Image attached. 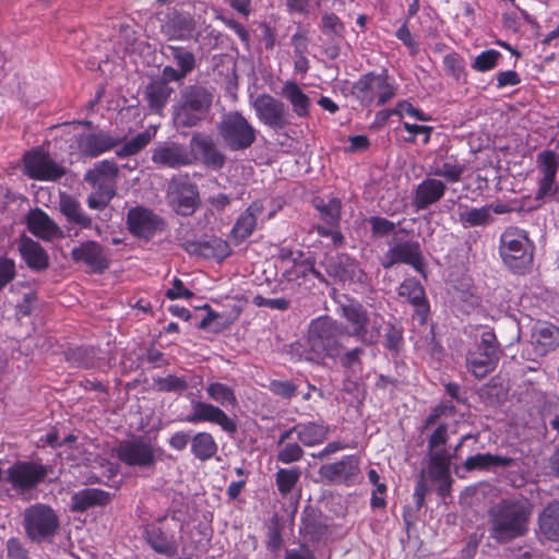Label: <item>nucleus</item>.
Listing matches in <instances>:
<instances>
[{"label":"nucleus","mask_w":559,"mask_h":559,"mask_svg":"<svg viewBox=\"0 0 559 559\" xmlns=\"http://www.w3.org/2000/svg\"><path fill=\"white\" fill-rule=\"evenodd\" d=\"M489 536L499 544L523 537L528 532L530 507L514 499H503L489 509Z\"/></svg>","instance_id":"nucleus-1"},{"label":"nucleus","mask_w":559,"mask_h":559,"mask_svg":"<svg viewBox=\"0 0 559 559\" xmlns=\"http://www.w3.org/2000/svg\"><path fill=\"white\" fill-rule=\"evenodd\" d=\"M345 326L337 320L329 316L313 319L308 330L307 359L317 364L337 359L345 348Z\"/></svg>","instance_id":"nucleus-2"},{"label":"nucleus","mask_w":559,"mask_h":559,"mask_svg":"<svg viewBox=\"0 0 559 559\" xmlns=\"http://www.w3.org/2000/svg\"><path fill=\"white\" fill-rule=\"evenodd\" d=\"M214 102L211 88L200 84L188 85L180 92L174 106V121L180 128H193L207 120Z\"/></svg>","instance_id":"nucleus-3"},{"label":"nucleus","mask_w":559,"mask_h":559,"mask_svg":"<svg viewBox=\"0 0 559 559\" xmlns=\"http://www.w3.org/2000/svg\"><path fill=\"white\" fill-rule=\"evenodd\" d=\"M535 245L528 231L511 226L504 229L499 239V254L504 266L514 274L531 272L534 261Z\"/></svg>","instance_id":"nucleus-4"},{"label":"nucleus","mask_w":559,"mask_h":559,"mask_svg":"<svg viewBox=\"0 0 559 559\" xmlns=\"http://www.w3.org/2000/svg\"><path fill=\"white\" fill-rule=\"evenodd\" d=\"M341 317L349 330L345 329L347 337L353 336L366 345H374L381 336L383 317L368 312L367 308L357 300L341 306Z\"/></svg>","instance_id":"nucleus-5"},{"label":"nucleus","mask_w":559,"mask_h":559,"mask_svg":"<svg viewBox=\"0 0 559 559\" xmlns=\"http://www.w3.org/2000/svg\"><path fill=\"white\" fill-rule=\"evenodd\" d=\"M350 93L362 107L383 106L396 95V85L386 70L381 73L370 71L359 76Z\"/></svg>","instance_id":"nucleus-6"},{"label":"nucleus","mask_w":559,"mask_h":559,"mask_svg":"<svg viewBox=\"0 0 559 559\" xmlns=\"http://www.w3.org/2000/svg\"><path fill=\"white\" fill-rule=\"evenodd\" d=\"M22 525L31 542L50 543L59 532L60 520L50 506L35 503L24 510Z\"/></svg>","instance_id":"nucleus-7"},{"label":"nucleus","mask_w":559,"mask_h":559,"mask_svg":"<svg viewBox=\"0 0 559 559\" xmlns=\"http://www.w3.org/2000/svg\"><path fill=\"white\" fill-rule=\"evenodd\" d=\"M217 132L226 148L231 152L246 151L257 140V129L239 111H230L222 117Z\"/></svg>","instance_id":"nucleus-8"},{"label":"nucleus","mask_w":559,"mask_h":559,"mask_svg":"<svg viewBox=\"0 0 559 559\" xmlns=\"http://www.w3.org/2000/svg\"><path fill=\"white\" fill-rule=\"evenodd\" d=\"M312 205L319 213L320 223L314 227L320 237L331 238L335 248L342 247L345 237L341 230L343 204L338 198H330L328 201L317 197L312 200Z\"/></svg>","instance_id":"nucleus-9"},{"label":"nucleus","mask_w":559,"mask_h":559,"mask_svg":"<svg viewBox=\"0 0 559 559\" xmlns=\"http://www.w3.org/2000/svg\"><path fill=\"white\" fill-rule=\"evenodd\" d=\"M499 343L492 330L484 331L476 350L466 356V367L477 379L492 372L499 362Z\"/></svg>","instance_id":"nucleus-10"},{"label":"nucleus","mask_w":559,"mask_h":559,"mask_svg":"<svg viewBox=\"0 0 559 559\" xmlns=\"http://www.w3.org/2000/svg\"><path fill=\"white\" fill-rule=\"evenodd\" d=\"M396 264H406L416 272L426 276V261L421 246L417 240H402L394 238L381 260L383 269L388 270Z\"/></svg>","instance_id":"nucleus-11"},{"label":"nucleus","mask_w":559,"mask_h":559,"mask_svg":"<svg viewBox=\"0 0 559 559\" xmlns=\"http://www.w3.org/2000/svg\"><path fill=\"white\" fill-rule=\"evenodd\" d=\"M7 475L13 489L26 492L45 480L48 466L36 461H17L7 469Z\"/></svg>","instance_id":"nucleus-12"},{"label":"nucleus","mask_w":559,"mask_h":559,"mask_svg":"<svg viewBox=\"0 0 559 559\" xmlns=\"http://www.w3.org/2000/svg\"><path fill=\"white\" fill-rule=\"evenodd\" d=\"M318 474L326 484L353 486L360 477V459L355 454L344 455L336 462L322 464Z\"/></svg>","instance_id":"nucleus-13"},{"label":"nucleus","mask_w":559,"mask_h":559,"mask_svg":"<svg viewBox=\"0 0 559 559\" xmlns=\"http://www.w3.org/2000/svg\"><path fill=\"white\" fill-rule=\"evenodd\" d=\"M116 454L120 462L130 467L150 468L156 463L154 448L143 437L120 441Z\"/></svg>","instance_id":"nucleus-14"},{"label":"nucleus","mask_w":559,"mask_h":559,"mask_svg":"<svg viewBox=\"0 0 559 559\" xmlns=\"http://www.w3.org/2000/svg\"><path fill=\"white\" fill-rule=\"evenodd\" d=\"M166 516H159L156 521L147 524L143 537L147 545L159 555L174 558L179 548L174 528L166 523Z\"/></svg>","instance_id":"nucleus-15"},{"label":"nucleus","mask_w":559,"mask_h":559,"mask_svg":"<svg viewBox=\"0 0 559 559\" xmlns=\"http://www.w3.org/2000/svg\"><path fill=\"white\" fill-rule=\"evenodd\" d=\"M23 163L24 174L29 179L57 181L66 175V169L40 150H32L25 153Z\"/></svg>","instance_id":"nucleus-16"},{"label":"nucleus","mask_w":559,"mask_h":559,"mask_svg":"<svg viewBox=\"0 0 559 559\" xmlns=\"http://www.w3.org/2000/svg\"><path fill=\"white\" fill-rule=\"evenodd\" d=\"M151 158L155 165L171 169L191 166L198 162L197 155L186 145L174 141L158 143L153 148Z\"/></svg>","instance_id":"nucleus-17"},{"label":"nucleus","mask_w":559,"mask_h":559,"mask_svg":"<svg viewBox=\"0 0 559 559\" xmlns=\"http://www.w3.org/2000/svg\"><path fill=\"white\" fill-rule=\"evenodd\" d=\"M169 190L173 197L171 204L177 214L190 216L197 211L200 203L199 189L187 175L174 178Z\"/></svg>","instance_id":"nucleus-18"},{"label":"nucleus","mask_w":559,"mask_h":559,"mask_svg":"<svg viewBox=\"0 0 559 559\" xmlns=\"http://www.w3.org/2000/svg\"><path fill=\"white\" fill-rule=\"evenodd\" d=\"M119 143V138H115L108 131L98 128L75 135L76 150L82 157L86 158H96L117 147Z\"/></svg>","instance_id":"nucleus-19"},{"label":"nucleus","mask_w":559,"mask_h":559,"mask_svg":"<svg viewBox=\"0 0 559 559\" xmlns=\"http://www.w3.org/2000/svg\"><path fill=\"white\" fill-rule=\"evenodd\" d=\"M186 420L191 424H215L229 435H234L237 431L236 421L221 407L207 402L193 401L191 403V413L187 416Z\"/></svg>","instance_id":"nucleus-20"},{"label":"nucleus","mask_w":559,"mask_h":559,"mask_svg":"<svg viewBox=\"0 0 559 559\" xmlns=\"http://www.w3.org/2000/svg\"><path fill=\"white\" fill-rule=\"evenodd\" d=\"M127 225L133 236L144 239H151L156 233L165 229L164 219L143 206L129 210Z\"/></svg>","instance_id":"nucleus-21"},{"label":"nucleus","mask_w":559,"mask_h":559,"mask_svg":"<svg viewBox=\"0 0 559 559\" xmlns=\"http://www.w3.org/2000/svg\"><path fill=\"white\" fill-rule=\"evenodd\" d=\"M537 169L540 174L538 188L535 193L536 200H544L557 192L556 177L559 168V156L551 150H545L537 154Z\"/></svg>","instance_id":"nucleus-22"},{"label":"nucleus","mask_w":559,"mask_h":559,"mask_svg":"<svg viewBox=\"0 0 559 559\" xmlns=\"http://www.w3.org/2000/svg\"><path fill=\"white\" fill-rule=\"evenodd\" d=\"M259 120L275 130L284 129L288 123V111L285 104L269 94L260 95L253 104Z\"/></svg>","instance_id":"nucleus-23"},{"label":"nucleus","mask_w":559,"mask_h":559,"mask_svg":"<svg viewBox=\"0 0 559 559\" xmlns=\"http://www.w3.org/2000/svg\"><path fill=\"white\" fill-rule=\"evenodd\" d=\"M190 152L197 155L202 164L213 170L222 169L226 164V156L217 147L213 138L204 132H197L190 140Z\"/></svg>","instance_id":"nucleus-24"},{"label":"nucleus","mask_w":559,"mask_h":559,"mask_svg":"<svg viewBox=\"0 0 559 559\" xmlns=\"http://www.w3.org/2000/svg\"><path fill=\"white\" fill-rule=\"evenodd\" d=\"M119 167L115 160L104 159L95 164L84 175V180L94 189L117 193Z\"/></svg>","instance_id":"nucleus-25"},{"label":"nucleus","mask_w":559,"mask_h":559,"mask_svg":"<svg viewBox=\"0 0 559 559\" xmlns=\"http://www.w3.org/2000/svg\"><path fill=\"white\" fill-rule=\"evenodd\" d=\"M74 262L84 263L93 273L102 274L109 267L104 247L94 240H87L71 250Z\"/></svg>","instance_id":"nucleus-26"},{"label":"nucleus","mask_w":559,"mask_h":559,"mask_svg":"<svg viewBox=\"0 0 559 559\" xmlns=\"http://www.w3.org/2000/svg\"><path fill=\"white\" fill-rule=\"evenodd\" d=\"M397 294L414 307L415 316L420 324H425L430 313V305L420 282L415 277L405 278L401 283Z\"/></svg>","instance_id":"nucleus-27"},{"label":"nucleus","mask_w":559,"mask_h":559,"mask_svg":"<svg viewBox=\"0 0 559 559\" xmlns=\"http://www.w3.org/2000/svg\"><path fill=\"white\" fill-rule=\"evenodd\" d=\"M182 247L190 255L213 259L217 262L224 261L231 253L228 242L218 237H211L206 240H187Z\"/></svg>","instance_id":"nucleus-28"},{"label":"nucleus","mask_w":559,"mask_h":559,"mask_svg":"<svg viewBox=\"0 0 559 559\" xmlns=\"http://www.w3.org/2000/svg\"><path fill=\"white\" fill-rule=\"evenodd\" d=\"M26 226L32 235L45 241L64 238V234L58 224L39 207L28 212Z\"/></svg>","instance_id":"nucleus-29"},{"label":"nucleus","mask_w":559,"mask_h":559,"mask_svg":"<svg viewBox=\"0 0 559 559\" xmlns=\"http://www.w3.org/2000/svg\"><path fill=\"white\" fill-rule=\"evenodd\" d=\"M447 189L443 180L428 176L416 187L412 204L416 211L426 210L439 202L444 197Z\"/></svg>","instance_id":"nucleus-30"},{"label":"nucleus","mask_w":559,"mask_h":559,"mask_svg":"<svg viewBox=\"0 0 559 559\" xmlns=\"http://www.w3.org/2000/svg\"><path fill=\"white\" fill-rule=\"evenodd\" d=\"M531 345L536 357H544L559 346V328L549 322H538L531 333Z\"/></svg>","instance_id":"nucleus-31"},{"label":"nucleus","mask_w":559,"mask_h":559,"mask_svg":"<svg viewBox=\"0 0 559 559\" xmlns=\"http://www.w3.org/2000/svg\"><path fill=\"white\" fill-rule=\"evenodd\" d=\"M263 212L261 201H253L236 219L230 237L236 245L241 243L252 235L257 227L258 216Z\"/></svg>","instance_id":"nucleus-32"},{"label":"nucleus","mask_w":559,"mask_h":559,"mask_svg":"<svg viewBox=\"0 0 559 559\" xmlns=\"http://www.w3.org/2000/svg\"><path fill=\"white\" fill-rule=\"evenodd\" d=\"M298 441L308 448L322 444L330 433V426L323 421L298 423L289 428Z\"/></svg>","instance_id":"nucleus-33"},{"label":"nucleus","mask_w":559,"mask_h":559,"mask_svg":"<svg viewBox=\"0 0 559 559\" xmlns=\"http://www.w3.org/2000/svg\"><path fill=\"white\" fill-rule=\"evenodd\" d=\"M19 251L32 271L41 272L48 269L49 255L39 242L24 237L20 242Z\"/></svg>","instance_id":"nucleus-34"},{"label":"nucleus","mask_w":559,"mask_h":559,"mask_svg":"<svg viewBox=\"0 0 559 559\" xmlns=\"http://www.w3.org/2000/svg\"><path fill=\"white\" fill-rule=\"evenodd\" d=\"M465 170V165L454 155H450L436 159L429 167V175L438 179L442 178L445 185L456 183L462 180Z\"/></svg>","instance_id":"nucleus-35"},{"label":"nucleus","mask_w":559,"mask_h":559,"mask_svg":"<svg viewBox=\"0 0 559 559\" xmlns=\"http://www.w3.org/2000/svg\"><path fill=\"white\" fill-rule=\"evenodd\" d=\"M195 21L190 14L175 13L163 25L162 31L169 40H189L193 37Z\"/></svg>","instance_id":"nucleus-36"},{"label":"nucleus","mask_w":559,"mask_h":559,"mask_svg":"<svg viewBox=\"0 0 559 559\" xmlns=\"http://www.w3.org/2000/svg\"><path fill=\"white\" fill-rule=\"evenodd\" d=\"M111 495L98 488H85L76 491L71 497V510L85 512L93 507H104L110 502Z\"/></svg>","instance_id":"nucleus-37"},{"label":"nucleus","mask_w":559,"mask_h":559,"mask_svg":"<svg viewBox=\"0 0 559 559\" xmlns=\"http://www.w3.org/2000/svg\"><path fill=\"white\" fill-rule=\"evenodd\" d=\"M59 207L68 223L79 226L81 229H91L93 227L92 217L83 210L81 203L74 197L62 194Z\"/></svg>","instance_id":"nucleus-38"},{"label":"nucleus","mask_w":559,"mask_h":559,"mask_svg":"<svg viewBox=\"0 0 559 559\" xmlns=\"http://www.w3.org/2000/svg\"><path fill=\"white\" fill-rule=\"evenodd\" d=\"M282 96L290 104L293 112L298 118L310 116V97L294 81H286L282 87Z\"/></svg>","instance_id":"nucleus-39"},{"label":"nucleus","mask_w":559,"mask_h":559,"mask_svg":"<svg viewBox=\"0 0 559 559\" xmlns=\"http://www.w3.org/2000/svg\"><path fill=\"white\" fill-rule=\"evenodd\" d=\"M293 435L289 428L280 435L277 440V462L288 465L304 459L305 451L302 444L299 441H294Z\"/></svg>","instance_id":"nucleus-40"},{"label":"nucleus","mask_w":559,"mask_h":559,"mask_svg":"<svg viewBox=\"0 0 559 559\" xmlns=\"http://www.w3.org/2000/svg\"><path fill=\"white\" fill-rule=\"evenodd\" d=\"M514 464V460L509 456H503L492 453H477L468 456L463 467L466 472L473 471H490L493 467H510Z\"/></svg>","instance_id":"nucleus-41"},{"label":"nucleus","mask_w":559,"mask_h":559,"mask_svg":"<svg viewBox=\"0 0 559 559\" xmlns=\"http://www.w3.org/2000/svg\"><path fill=\"white\" fill-rule=\"evenodd\" d=\"M540 534L548 540L559 542V501H550L538 518Z\"/></svg>","instance_id":"nucleus-42"},{"label":"nucleus","mask_w":559,"mask_h":559,"mask_svg":"<svg viewBox=\"0 0 559 559\" xmlns=\"http://www.w3.org/2000/svg\"><path fill=\"white\" fill-rule=\"evenodd\" d=\"M326 524L322 521L320 511L306 507L300 515L299 534L310 539H317L325 534Z\"/></svg>","instance_id":"nucleus-43"},{"label":"nucleus","mask_w":559,"mask_h":559,"mask_svg":"<svg viewBox=\"0 0 559 559\" xmlns=\"http://www.w3.org/2000/svg\"><path fill=\"white\" fill-rule=\"evenodd\" d=\"M495 217L489 214L486 205L481 207H471L468 205H459V222L464 228L486 227L493 223Z\"/></svg>","instance_id":"nucleus-44"},{"label":"nucleus","mask_w":559,"mask_h":559,"mask_svg":"<svg viewBox=\"0 0 559 559\" xmlns=\"http://www.w3.org/2000/svg\"><path fill=\"white\" fill-rule=\"evenodd\" d=\"M190 450L197 460L207 462L216 455L218 444L210 432L201 431L192 436Z\"/></svg>","instance_id":"nucleus-45"},{"label":"nucleus","mask_w":559,"mask_h":559,"mask_svg":"<svg viewBox=\"0 0 559 559\" xmlns=\"http://www.w3.org/2000/svg\"><path fill=\"white\" fill-rule=\"evenodd\" d=\"M171 93L173 88L165 82L153 81L145 90L148 107L155 112L162 111L167 105Z\"/></svg>","instance_id":"nucleus-46"},{"label":"nucleus","mask_w":559,"mask_h":559,"mask_svg":"<svg viewBox=\"0 0 559 559\" xmlns=\"http://www.w3.org/2000/svg\"><path fill=\"white\" fill-rule=\"evenodd\" d=\"M301 469L298 466L278 468L275 473V485L283 498L288 497L298 485L301 477Z\"/></svg>","instance_id":"nucleus-47"},{"label":"nucleus","mask_w":559,"mask_h":559,"mask_svg":"<svg viewBox=\"0 0 559 559\" xmlns=\"http://www.w3.org/2000/svg\"><path fill=\"white\" fill-rule=\"evenodd\" d=\"M207 397L224 407H235L237 405V396L235 390L223 382H211L206 389Z\"/></svg>","instance_id":"nucleus-48"},{"label":"nucleus","mask_w":559,"mask_h":559,"mask_svg":"<svg viewBox=\"0 0 559 559\" xmlns=\"http://www.w3.org/2000/svg\"><path fill=\"white\" fill-rule=\"evenodd\" d=\"M334 274L341 281H353L357 278L358 282H362L366 277V273L359 267L358 262L348 254L338 257V264L335 267Z\"/></svg>","instance_id":"nucleus-49"},{"label":"nucleus","mask_w":559,"mask_h":559,"mask_svg":"<svg viewBox=\"0 0 559 559\" xmlns=\"http://www.w3.org/2000/svg\"><path fill=\"white\" fill-rule=\"evenodd\" d=\"M451 460L445 450L436 451L429 461V476L433 481L448 479L450 474Z\"/></svg>","instance_id":"nucleus-50"},{"label":"nucleus","mask_w":559,"mask_h":559,"mask_svg":"<svg viewBox=\"0 0 559 559\" xmlns=\"http://www.w3.org/2000/svg\"><path fill=\"white\" fill-rule=\"evenodd\" d=\"M167 49L170 52L173 60L176 62L178 69L183 74H190L197 67V60L194 53L182 46L168 45Z\"/></svg>","instance_id":"nucleus-51"},{"label":"nucleus","mask_w":559,"mask_h":559,"mask_svg":"<svg viewBox=\"0 0 559 559\" xmlns=\"http://www.w3.org/2000/svg\"><path fill=\"white\" fill-rule=\"evenodd\" d=\"M153 135L150 131H143L127 141L121 147L116 151L119 158H126L140 153L152 141Z\"/></svg>","instance_id":"nucleus-52"},{"label":"nucleus","mask_w":559,"mask_h":559,"mask_svg":"<svg viewBox=\"0 0 559 559\" xmlns=\"http://www.w3.org/2000/svg\"><path fill=\"white\" fill-rule=\"evenodd\" d=\"M154 383L157 391L166 393H182L189 388V383L185 377L175 374L157 378L154 380Z\"/></svg>","instance_id":"nucleus-53"},{"label":"nucleus","mask_w":559,"mask_h":559,"mask_svg":"<svg viewBox=\"0 0 559 559\" xmlns=\"http://www.w3.org/2000/svg\"><path fill=\"white\" fill-rule=\"evenodd\" d=\"M502 58L500 51L496 49H487L481 51L473 61L472 68L477 72H488L498 66Z\"/></svg>","instance_id":"nucleus-54"},{"label":"nucleus","mask_w":559,"mask_h":559,"mask_svg":"<svg viewBox=\"0 0 559 559\" xmlns=\"http://www.w3.org/2000/svg\"><path fill=\"white\" fill-rule=\"evenodd\" d=\"M309 273L318 275L319 273L314 270L313 264L308 259H301L299 261H295L290 265H287L284 270V277L292 282L297 281L299 278H305Z\"/></svg>","instance_id":"nucleus-55"},{"label":"nucleus","mask_w":559,"mask_h":559,"mask_svg":"<svg viewBox=\"0 0 559 559\" xmlns=\"http://www.w3.org/2000/svg\"><path fill=\"white\" fill-rule=\"evenodd\" d=\"M442 63L447 74L455 81H460L466 75L465 62L457 52L452 51L447 53L443 57Z\"/></svg>","instance_id":"nucleus-56"},{"label":"nucleus","mask_w":559,"mask_h":559,"mask_svg":"<svg viewBox=\"0 0 559 559\" xmlns=\"http://www.w3.org/2000/svg\"><path fill=\"white\" fill-rule=\"evenodd\" d=\"M368 224L370 225V230L373 237L382 238L386 237L394 233L397 225H401L402 222L397 224L382 216H370L367 218Z\"/></svg>","instance_id":"nucleus-57"},{"label":"nucleus","mask_w":559,"mask_h":559,"mask_svg":"<svg viewBox=\"0 0 559 559\" xmlns=\"http://www.w3.org/2000/svg\"><path fill=\"white\" fill-rule=\"evenodd\" d=\"M403 345V329L400 325L389 323L384 332V347L392 353H397Z\"/></svg>","instance_id":"nucleus-58"},{"label":"nucleus","mask_w":559,"mask_h":559,"mask_svg":"<svg viewBox=\"0 0 559 559\" xmlns=\"http://www.w3.org/2000/svg\"><path fill=\"white\" fill-rule=\"evenodd\" d=\"M369 481L376 487L372 491L370 504L373 509H382L386 506V500L381 496H378V492L381 495H385L386 485L380 481V476L378 472L373 468L368 472Z\"/></svg>","instance_id":"nucleus-59"},{"label":"nucleus","mask_w":559,"mask_h":559,"mask_svg":"<svg viewBox=\"0 0 559 559\" xmlns=\"http://www.w3.org/2000/svg\"><path fill=\"white\" fill-rule=\"evenodd\" d=\"M301 40H304V37L298 33L292 37V41L295 47L294 52L296 57V60L294 62V70L297 73L306 74L309 70V60L305 56L306 45H301Z\"/></svg>","instance_id":"nucleus-60"},{"label":"nucleus","mask_w":559,"mask_h":559,"mask_svg":"<svg viewBox=\"0 0 559 559\" xmlns=\"http://www.w3.org/2000/svg\"><path fill=\"white\" fill-rule=\"evenodd\" d=\"M5 559H32L28 549L17 537H10L5 543Z\"/></svg>","instance_id":"nucleus-61"},{"label":"nucleus","mask_w":559,"mask_h":559,"mask_svg":"<svg viewBox=\"0 0 559 559\" xmlns=\"http://www.w3.org/2000/svg\"><path fill=\"white\" fill-rule=\"evenodd\" d=\"M269 389L274 395L285 400H290L297 393V386L292 381L271 380Z\"/></svg>","instance_id":"nucleus-62"},{"label":"nucleus","mask_w":559,"mask_h":559,"mask_svg":"<svg viewBox=\"0 0 559 559\" xmlns=\"http://www.w3.org/2000/svg\"><path fill=\"white\" fill-rule=\"evenodd\" d=\"M408 23V19H406L395 32V37L408 48L412 56H416L419 51V46L409 31Z\"/></svg>","instance_id":"nucleus-63"},{"label":"nucleus","mask_w":559,"mask_h":559,"mask_svg":"<svg viewBox=\"0 0 559 559\" xmlns=\"http://www.w3.org/2000/svg\"><path fill=\"white\" fill-rule=\"evenodd\" d=\"M116 197V194L102 191V190H94L86 200L87 206L91 210H98L102 211L108 206V204L111 202V200Z\"/></svg>","instance_id":"nucleus-64"}]
</instances>
